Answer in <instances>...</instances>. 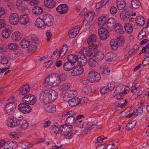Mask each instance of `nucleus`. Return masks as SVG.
Returning a JSON list of instances; mask_svg holds the SVG:
<instances>
[{
    "mask_svg": "<svg viewBox=\"0 0 149 149\" xmlns=\"http://www.w3.org/2000/svg\"><path fill=\"white\" fill-rule=\"evenodd\" d=\"M74 64L68 61L63 65L64 70L67 71H69L72 70L74 68Z\"/></svg>",
    "mask_w": 149,
    "mask_h": 149,
    "instance_id": "obj_27",
    "label": "nucleus"
},
{
    "mask_svg": "<svg viewBox=\"0 0 149 149\" xmlns=\"http://www.w3.org/2000/svg\"><path fill=\"white\" fill-rule=\"evenodd\" d=\"M110 13L112 14H115L117 12V9L116 7L114 6L111 7L110 8Z\"/></svg>",
    "mask_w": 149,
    "mask_h": 149,
    "instance_id": "obj_59",
    "label": "nucleus"
},
{
    "mask_svg": "<svg viewBox=\"0 0 149 149\" xmlns=\"http://www.w3.org/2000/svg\"><path fill=\"white\" fill-rule=\"evenodd\" d=\"M42 19L46 26H52L53 24L54 20L52 16L49 14L44 15L42 16Z\"/></svg>",
    "mask_w": 149,
    "mask_h": 149,
    "instance_id": "obj_9",
    "label": "nucleus"
},
{
    "mask_svg": "<svg viewBox=\"0 0 149 149\" xmlns=\"http://www.w3.org/2000/svg\"><path fill=\"white\" fill-rule=\"evenodd\" d=\"M100 72L101 74L103 75H108L109 74L110 70H108L106 68L103 67H101L100 70Z\"/></svg>",
    "mask_w": 149,
    "mask_h": 149,
    "instance_id": "obj_45",
    "label": "nucleus"
},
{
    "mask_svg": "<svg viewBox=\"0 0 149 149\" xmlns=\"http://www.w3.org/2000/svg\"><path fill=\"white\" fill-rule=\"evenodd\" d=\"M28 52H34V51H35L37 48L36 45L31 44L29 45L28 47Z\"/></svg>",
    "mask_w": 149,
    "mask_h": 149,
    "instance_id": "obj_53",
    "label": "nucleus"
},
{
    "mask_svg": "<svg viewBox=\"0 0 149 149\" xmlns=\"http://www.w3.org/2000/svg\"><path fill=\"white\" fill-rule=\"evenodd\" d=\"M10 32H11L3 30L2 33L3 38H8L10 35Z\"/></svg>",
    "mask_w": 149,
    "mask_h": 149,
    "instance_id": "obj_55",
    "label": "nucleus"
},
{
    "mask_svg": "<svg viewBox=\"0 0 149 149\" xmlns=\"http://www.w3.org/2000/svg\"><path fill=\"white\" fill-rule=\"evenodd\" d=\"M106 18L104 17H100L98 20V24L100 26H104L106 23Z\"/></svg>",
    "mask_w": 149,
    "mask_h": 149,
    "instance_id": "obj_47",
    "label": "nucleus"
},
{
    "mask_svg": "<svg viewBox=\"0 0 149 149\" xmlns=\"http://www.w3.org/2000/svg\"><path fill=\"white\" fill-rule=\"evenodd\" d=\"M44 2L45 6L49 8H52L56 5V2L53 0H45Z\"/></svg>",
    "mask_w": 149,
    "mask_h": 149,
    "instance_id": "obj_26",
    "label": "nucleus"
},
{
    "mask_svg": "<svg viewBox=\"0 0 149 149\" xmlns=\"http://www.w3.org/2000/svg\"><path fill=\"white\" fill-rule=\"evenodd\" d=\"M8 47L10 49L16 50L18 49V46L15 43H11L8 45Z\"/></svg>",
    "mask_w": 149,
    "mask_h": 149,
    "instance_id": "obj_49",
    "label": "nucleus"
},
{
    "mask_svg": "<svg viewBox=\"0 0 149 149\" xmlns=\"http://www.w3.org/2000/svg\"><path fill=\"white\" fill-rule=\"evenodd\" d=\"M68 10V7L65 4H61L56 8L57 12L61 14L66 13Z\"/></svg>",
    "mask_w": 149,
    "mask_h": 149,
    "instance_id": "obj_14",
    "label": "nucleus"
},
{
    "mask_svg": "<svg viewBox=\"0 0 149 149\" xmlns=\"http://www.w3.org/2000/svg\"><path fill=\"white\" fill-rule=\"evenodd\" d=\"M30 89V87L29 85H23L19 89V93L21 95H24L29 92Z\"/></svg>",
    "mask_w": 149,
    "mask_h": 149,
    "instance_id": "obj_20",
    "label": "nucleus"
},
{
    "mask_svg": "<svg viewBox=\"0 0 149 149\" xmlns=\"http://www.w3.org/2000/svg\"><path fill=\"white\" fill-rule=\"evenodd\" d=\"M114 54L111 52L107 53L105 56V60L107 61H111L114 57Z\"/></svg>",
    "mask_w": 149,
    "mask_h": 149,
    "instance_id": "obj_40",
    "label": "nucleus"
},
{
    "mask_svg": "<svg viewBox=\"0 0 149 149\" xmlns=\"http://www.w3.org/2000/svg\"><path fill=\"white\" fill-rule=\"evenodd\" d=\"M30 42L25 39H22L20 43V45L23 48H27L29 46Z\"/></svg>",
    "mask_w": 149,
    "mask_h": 149,
    "instance_id": "obj_43",
    "label": "nucleus"
},
{
    "mask_svg": "<svg viewBox=\"0 0 149 149\" xmlns=\"http://www.w3.org/2000/svg\"><path fill=\"white\" fill-rule=\"evenodd\" d=\"M11 38L13 40L18 41L20 38V33L18 31L15 32L12 35Z\"/></svg>",
    "mask_w": 149,
    "mask_h": 149,
    "instance_id": "obj_42",
    "label": "nucleus"
},
{
    "mask_svg": "<svg viewBox=\"0 0 149 149\" xmlns=\"http://www.w3.org/2000/svg\"><path fill=\"white\" fill-rule=\"evenodd\" d=\"M45 109L46 111L49 113H54L56 111L55 106L51 104L48 105Z\"/></svg>",
    "mask_w": 149,
    "mask_h": 149,
    "instance_id": "obj_37",
    "label": "nucleus"
},
{
    "mask_svg": "<svg viewBox=\"0 0 149 149\" xmlns=\"http://www.w3.org/2000/svg\"><path fill=\"white\" fill-rule=\"evenodd\" d=\"M10 22L13 25H16L18 24L19 19L18 15L16 13H13L10 16Z\"/></svg>",
    "mask_w": 149,
    "mask_h": 149,
    "instance_id": "obj_13",
    "label": "nucleus"
},
{
    "mask_svg": "<svg viewBox=\"0 0 149 149\" xmlns=\"http://www.w3.org/2000/svg\"><path fill=\"white\" fill-rule=\"evenodd\" d=\"M72 125H68L67 123L62 125V128L61 129V134L64 136L65 139H70L72 138Z\"/></svg>",
    "mask_w": 149,
    "mask_h": 149,
    "instance_id": "obj_1",
    "label": "nucleus"
},
{
    "mask_svg": "<svg viewBox=\"0 0 149 149\" xmlns=\"http://www.w3.org/2000/svg\"><path fill=\"white\" fill-rule=\"evenodd\" d=\"M109 91L107 88V87H104L100 90V91L102 95H104L105 93L108 92Z\"/></svg>",
    "mask_w": 149,
    "mask_h": 149,
    "instance_id": "obj_56",
    "label": "nucleus"
},
{
    "mask_svg": "<svg viewBox=\"0 0 149 149\" xmlns=\"http://www.w3.org/2000/svg\"><path fill=\"white\" fill-rule=\"evenodd\" d=\"M17 121L16 118H13L10 119L9 121H8L6 123V124L9 127H15L17 126Z\"/></svg>",
    "mask_w": 149,
    "mask_h": 149,
    "instance_id": "obj_30",
    "label": "nucleus"
},
{
    "mask_svg": "<svg viewBox=\"0 0 149 149\" xmlns=\"http://www.w3.org/2000/svg\"><path fill=\"white\" fill-rule=\"evenodd\" d=\"M110 45L112 49L116 50L118 47V45L117 40L116 39H112L111 40Z\"/></svg>",
    "mask_w": 149,
    "mask_h": 149,
    "instance_id": "obj_36",
    "label": "nucleus"
},
{
    "mask_svg": "<svg viewBox=\"0 0 149 149\" xmlns=\"http://www.w3.org/2000/svg\"><path fill=\"white\" fill-rule=\"evenodd\" d=\"M35 24L36 26L40 29H44L46 26L42 18L41 19L38 18L37 19L35 22Z\"/></svg>",
    "mask_w": 149,
    "mask_h": 149,
    "instance_id": "obj_21",
    "label": "nucleus"
},
{
    "mask_svg": "<svg viewBox=\"0 0 149 149\" xmlns=\"http://www.w3.org/2000/svg\"><path fill=\"white\" fill-rule=\"evenodd\" d=\"M13 141H8L5 142L3 141V146L5 149H12L13 148Z\"/></svg>",
    "mask_w": 149,
    "mask_h": 149,
    "instance_id": "obj_35",
    "label": "nucleus"
},
{
    "mask_svg": "<svg viewBox=\"0 0 149 149\" xmlns=\"http://www.w3.org/2000/svg\"><path fill=\"white\" fill-rule=\"evenodd\" d=\"M70 106L74 107L77 106L81 102V100L78 97L73 98L68 101Z\"/></svg>",
    "mask_w": 149,
    "mask_h": 149,
    "instance_id": "obj_24",
    "label": "nucleus"
},
{
    "mask_svg": "<svg viewBox=\"0 0 149 149\" xmlns=\"http://www.w3.org/2000/svg\"><path fill=\"white\" fill-rule=\"evenodd\" d=\"M43 10L41 7L35 6L32 9V13L36 15H39L43 12Z\"/></svg>",
    "mask_w": 149,
    "mask_h": 149,
    "instance_id": "obj_31",
    "label": "nucleus"
},
{
    "mask_svg": "<svg viewBox=\"0 0 149 149\" xmlns=\"http://www.w3.org/2000/svg\"><path fill=\"white\" fill-rule=\"evenodd\" d=\"M16 105L15 102H9L6 104L4 110L6 113L12 114L13 113L16 108Z\"/></svg>",
    "mask_w": 149,
    "mask_h": 149,
    "instance_id": "obj_6",
    "label": "nucleus"
},
{
    "mask_svg": "<svg viewBox=\"0 0 149 149\" xmlns=\"http://www.w3.org/2000/svg\"><path fill=\"white\" fill-rule=\"evenodd\" d=\"M88 80L91 82H93L96 81H98L100 78V75L99 74L95 71H91L88 76Z\"/></svg>",
    "mask_w": 149,
    "mask_h": 149,
    "instance_id": "obj_5",
    "label": "nucleus"
},
{
    "mask_svg": "<svg viewBox=\"0 0 149 149\" xmlns=\"http://www.w3.org/2000/svg\"><path fill=\"white\" fill-rule=\"evenodd\" d=\"M136 22L138 25L143 26L144 25L145 23V21L143 17L141 16H137L136 17Z\"/></svg>",
    "mask_w": 149,
    "mask_h": 149,
    "instance_id": "obj_29",
    "label": "nucleus"
},
{
    "mask_svg": "<svg viewBox=\"0 0 149 149\" xmlns=\"http://www.w3.org/2000/svg\"><path fill=\"white\" fill-rule=\"evenodd\" d=\"M49 90H42L40 94L39 99L40 102L44 104L50 103Z\"/></svg>",
    "mask_w": 149,
    "mask_h": 149,
    "instance_id": "obj_3",
    "label": "nucleus"
},
{
    "mask_svg": "<svg viewBox=\"0 0 149 149\" xmlns=\"http://www.w3.org/2000/svg\"><path fill=\"white\" fill-rule=\"evenodd\" d=\"M68 61L74 64L77 61V56L74 54H70L67 57Z\"/></svg>",
    "mask_w": 149,
    "mask_h": 149,
    "instance_id": "obj_33",
    "label": "nucleus"
},
{
    "mask_svg": "<svg viewBox=\"0 0 149 149\" xmlns=\"http://www.w3.org/2000/svg\"><path fill=\"white\" fill-rule=\"evenodd\" d=\"M22 101L27 104L33 105L36 102V98L34 95L29 94L24 96L22 98Z\"/></svg>",
    "mask_w": 149,
    "mask_h": 149,
    "instance_id": "obj_8",
    "label": "nucleus"
},
{
    "mask_svg": "<svg viewBox=\"0 0 149 149\" xmlns=\"http://www.w3.org/2000/svg\"><path fill=\"white\" fill-rule=\"evenodd\" d=\"M89 81V80H88V79L81 80L80 81V83L84 85L87 84H88Z\"/></svg>",
    "mask_w": 149,
    "mask_h": 149,
    "instance_id": "obj_63",
    "label": "nucleus"
},
{
    "mask_svg": "<svg viewBox=\"0 0 149 149\" xmlns=\"http://www.w3.org/2000/svg\"><path fill=\"white\" fill-rule=\"evenodd\" d=\"M73 68V70L71 73L72 76L79 75L83 72L84 69L80 65L76 66Z\"/></svg>",
    "mask_w": 149,
    "mask_h": 149,
    "instance_id": "obj_17",
    "label": "nucleus"
},
{
    "mask_svg": "<svg viewBox=\"0 0 149 149\" xmlns=\"http://www.w3.org/2000/svg\"><path fill=\"white\" fill-rule=\"evenodd\" d=\"M66 121L69 123H75L76 121L75 118L73 115H71L67 118Z\"/></svg>",
    "mask_w": 149,
    "mask_h": 149,
    "instance_id": "obj_52",
    "label": "nucleus"
},
{
    "mask_svg": "<svg viewBox=\"0 0 149 149\" xmlns=\"http://www.w3.org/2000/svg\"><path fill=\"white\" fill-rule=\"evenodd\" d=\"M88 62V63L90 66L92 67H94L95 66L96 61L93 59H89Z\"/></svg>",
    "mask_w": 149,
    "mask_h": 149,
    "instance_id": "obj_54",
    "label": "nucleus"
},
{
    "mask_svg": "<svg viewBox=\"0 0 149 149\" xmlns=\"http://www.w3.org/2000/svg\"><path fill=\"white\" fill-rule=\"evenodd\" d=\"M83 52L80 51L77 55V62L80 66H85L87 62V58L85 56L86 54Z\"/></svg>",
    "mask_w": 149,
    "mask_h": 149,
    "instance_id": "obj_7",
    "label": "nucleus"
},
{
    "mask_svg": "<svg viewBox=\"0 0 149 149\" xmlns=\"http://www.w3.org/2000/svg\"><path fill=\"white\" fill-rule=\"evenodd\" d=\"M68 49V46L66 45H63L60 52L58 53L59 55L56 56L57 58L63 57L66 53Z\"/></svg>",
    "mask_w": 149,
    "mask_h": 149,
    "instance_id": "obj_28",
    "label": "nucleus"
},
{
    "mask_svg": "<svg viewBox=\"0 0 149 149\" xmlns=\"http://www.w3.org/2000/svg\"><path fill=\"white\" fill-rule=\"evenodd\" d=\"M79 31V29H78L77 27L72 28L69 31V37L71 38L75 37L78 33Z\"/></svg>",
    "mask_w": 149,
    "mask_h": 149,
    "instance_id": "obj_22",
    "label": "nucleus"
},
{
    "mask_svg": "<svg viewBox=\"0 0 149 149\" xmlns=\"http://www.w3.org/2000/svg\"><path fill=\"white\" fill-rule=\"evenodd\" d=\"M1 63L3 65H6L8 63V60L5 54H2L1 56Z\"/></svg>",
    "mask_w": 149,
    "mask_h": 149,
    "instance_id": "obj_48",
    "label": "nucleus"
},
{
    "mask_svg": "<svg viewBox=\"0 0 149 149\" xmlns=\"http://www.w3.org/2000/svg\"><path fill=\"white\" fill-rule=\"evenodd\" d=\"M98 34L100 39L103 40H106L109 36L108 31L104 27L100 28L99 29Z\"/></svg>",
    "mask_w": 149,
    "mask_h": 149,
    "instance_id": "obj_10",
    "label": "nucleus"
},
{
    "mask_svg": "<svg viewBox=\"0 0 149 149\" xmlns=\"http://www.w3.org/2000/svg\"><path fill=\"white\" fill-rule=\"evenodd\" d=\"M17 126L23 130L26 129L28 126V124L26 120L21 119L17 120Z\"/></svg>",
    "mask_w": 149,
    "mask_h": 149,
    "instance_id": "obj_19",
    "label": "nucleus"
},
{
    "mask_svg": "<svg viewBox=\"0 0 149 149\" xmlns=\"http://www.w3.org/2000/svg\"><path fill=\"white\" fill-rule=\"evenodd\" d=\"M50 103L55 100L57 97L58 94L54 90H49Z\"/></svg>",
    "mask_w": 149,
    "mask_h": 149,
    "instance_id": "obj_25",
    "label": "nucleus"
},
{
    "mask_svg": "<svg viewBox=\"0 0 149 149\" xmlns=\"http://www.w3.org/2000/svg\"><path fill=\"white\" fill-rule=\"evenodd\" d=\"M98 123L97 122H96L95 123L88 122L85 126V130L86 131L87 130L86 133V134H89L91 132V130L93 129L98 128Z\"/></svg>",
    "mask_w": 149,
    "mask_h": 149,
    "instance_id": "obj_12",
    "label": "nucleus"
},
{
    "mask_svg": "<svg viewBox=\"0 0 149 149\" xmlns=\"http://www.w3.org/2000/svg\"><path fill=\"white\" fill-rule=\"evenodd\" d=\"M54 76L56 77V78H55L54 79V81L55 82H54L56 84H55V86H58L61 83L62 80H63V79L64 78L65 76V74H61L58 75L56 73H54Z\"/></svg>",
    "mask_w": 149,
    "mask_h": 149,
    "instance_id": "obj_16",
    "label": "nucleus"
},
{
    "mask_svg": "<svg viewBox=\"0 0 149 149\" xmlns=\"http://www.w3.org/2000/svg\"><path fill=\"white\" fill-rule=\"evenodd\" d=\"M16 4L18 9L20 10H23L25 7V5L23 3L22 0L17 1L16 3Z\"/></svg>",
    "mask_w": 149,
    "mask_h": 149,
    "instance_id": "obj_41",
    "label": "nucleus"
},
{
    "mask_svg": "<svg viewBox=\"0 0 149 149\" xmlns=\"http://www.w3.org/2000/svg\"><path fill=\"white\" fill-rule=\"evenodd\" d=\"M46 35L47 37V41H49L52 36V34L50 31L49 30H47L46 33Z\"/></svg>",
    "mask_w": 149,
    "mask_h": 149,
    "instance_id": "obj_57",
    "label": "nucleus"
},
{
    "mask_svg": "<svg viewBox=\"0 0 149 149\" xmlns=\"http://www.w3.org/2000/svg\"><path fill=\"white\" fill-rule=\"evenodd\" d=\"M56 77L54 76V73L49 74L46 78L44 83L42 84V86L45 87L47 88H50L53 87H54L55 83L54 81V79Z\"/></svg>",
    "mask_w": 149,
    "mask_h": 149,
    "instance_id": "obj_2",
    "label": "nucleus"
},
{
    "mask_svg": "<svg viewBox=\"0 0 149 149\" xmlns=\"http://www.w3.org/2000/svg\"><path fill=\"white\" fill-rule=\"evenodd\" d=\"M51 131L54 134H55L56 135L57 134H59V127L55 125H52L51 127Z\"/></svg>",
    "mask_w": 149,
    "mask_h": 149,
    "instance_id": "obj_50",
    "label": "nucleus"
},
{
    "mask_svg": "<svg viewBox=\"0 0 149 149\" xmlns=\"http://www.w3.org/2000/svg\"><path fill=\"white\" fill-rule=\"evenodd\" d=\"M127 100L125 99V103L122 104H119L117 105L118 107L123 108L127 103Z\"/></svg>",
    "mask_w": 149,
    "mask_h": 149,
    "instance_id": "obj_61",
    "label": "nucleus"
},
{
    "mask_svg": "<svg viewBox=\"0 0 149 149\" xmlns=\"http://www.w3.org/2000/svg\"><path fill=\"white\" fill-rule=\"evenodd\" d=\"M116 20L115 19L113 18H109L107 22V27L109 29L111 28H113L115 26Z\"/></svg>",
    "mask_w": 149,
    "mask_h": 149,
    "instance_id": "obj_32",
    "label": "nucleus"
},
{
    "mask_svg": "<svg viewBox=\"0 0 149 149\" xmlns=\"http://www.w3.org/2000/svg\"><path fill=\"white\" fill-rule=\"evenodd\" d=\"M94 46L88 47V50L86 48H84V49L83 51L84 52V53L86 55L88 56L91 57H96V55L98 51L97 47Z\"/></svg>",
    "mask_w": 149,
    "mask_h": 149,
    "instance_id": "obj_4",
    "label": "nucleus"
},
{
    "mask_svg": "<svg viewBox=\"0 0 149 149\" xmlns=\"http://www.w3.org/2000/svg\"><path fill=\"white\" fill-rule=\"evenodd\" d=\"M131 13L129 10L126 9L122 11L120 14V17L123 20H127L130 18Z\"/></svg>",
    "mask_w": 149,
    "mask_h": 149,
    "instance_id": "obj_18",
    "label": "nucleus"
},
{
    "mask_svg": "<svg viewBox=\"0 0 149 149\" xmlns=\"http://www.w3.org/2000/svg\"><path fill=\"white\" fill-rule=\"evenodd\" d=\"M119 43L121 46H123L125 43V41L124 38L122 36H120L117 38Z\"/></svg>",
    "mask_w": 149,
    "mask_h": 149,
    "instance_id": "obj_58",
    "label": "nucleus"
},
{
    "mask_svg": "<svg viewBox=\"0 0 149 149\" xmlns=\"http://www.w3.org/2000/svg\"><path fill=\"white\" fill-rule=\"evenodd\" d=\"M96 36L95 34H92L88 38L87 40V43L89 45L88 47L94 46L97 47V45H95V42L96 40Z\"/></svg>",
    "mask_w": 149,
    "mask_h": 149,
    "instance_id": "obj_15",
    "label": "nucleus"
},
{
    "mask_svg": "<svg viewBox=\"0 0 149 149\" xmlns=\"http://www.w3.org/2000/svg\"><path fill=\"white\" fill-rule=\"evenodd\" d=\"M96 57L98 61H101L103 59L104 57V54L102 52L98 51L96 55Z\"/></svg>",
    "mask_w": 149,
    "mask_h": 149,
    "instance_id": "obj_51",
    "label": "nucleus"
},
{
    "mask_svg": "<svg viewBox=\"0 0 149 149\" xmlns=\"http://www.w3.org/2000/svg\"><path fill=\"white\" fill-rule=\"evenodd\" d=\"M117 4L118 8L120 10L123 9L126 5L124 0H118Z\"/></svg>",
    "mask_w": 149,
    "mask_h": 149,
    "instance_id": "obj_34",
    "label": "nucleus"
},
{
    "mask_svg": "<svg viewBox=\"0 0 149 149\" xmlns=\"http://www.w3.org/2000/svg\"><path fill=\"white\" fill-rule=\"evenodd\" d=\"M122 25L120 24L117 23L115 24V26L114 27H115V29L116 30H120V29H121L122 28Z\"/></svg>",
    "mask_w": 149,
    "mask_h": 149,
    "instance_id": "obj_62",
    "label": "nucleus"
},
{
    "mask_svg": "<svg viewBox=\"0 0 149 149\" xmlns=\"http://www.w3.org/2000/svg\"><path fill=\"white\" fill-rule=\"evenodd\" d=\"M70 86V84L69 83L63 84L61 85L59 87V90L63 91L68 90Z\"/></svg>",
    "mask_w": 149,
    "mask_h": 149,
    "instance_id": "obj_39",
    "label": "nucleus"
},
{
    "mask_svg": "<svg viewBox=\"0 0 149 149\" xmlns=\"http://www.w3.org/2000/svg\"><path fill=\"white\" fill-rule=\"evenodd\" d=\"M30 147V145L28 143H25L23 144L22 147L23 148L27 149Z\"/></svg>",
    "mask_w": 149,
    "mask_h": 149,
    "instance_id": "obj_64",
    "label": "nucleus"
},
{
    "mask_svg": "<svg viewBox=\"0 0 149 149\" xmlns=\"http://www.w3.org/2000/svg\"><path fill=\"white\" fill-rule=\"evenodd\" d=\"M18 109L20 111L24 113H29L31 110V107L24 103L19 104L18 106Z\"/></svg>",
    "mask_w": 149,
    "mask_h": 149,
    "instance_id": "obj_11",
    "label": "nucleus"
},
{
    "mask_svg": "<svg viewBox=\"0 0 149 149\" xmlns=\"http://www.w3.org/2000/svg\"><path fill=\"white\" fill-rule=\"evenodd\" d=\"M53 62L52 61H49L48 62H46L45 63V67L46 68H49L53 63Z\"/></svg>",
    "mask_w": 149,
    "mask_h": 149,
    "instance_id": "obj_60",
    "label": "nucleus"
},
{
    "mask_svg": "<svg viewBox=\"0 0 149 149\" xmlns=\"http://www.w3.org/2000/svg\"><path fill=\"white\" fill-rule=\"evenodd\" d=\"M131 5L134 8L136 9L140 7L141 4L138 0H132Z\"/></svg>",
    "mask_w": 149,
    "mask_h": 149,
    "instance_id": "obj_38",
    "label": "nucleus"
},
{
    "mask_svg": "<svg viewBox=\"0 0 149 149\" xmlns=\"http://www.w3.org/2000/svg\"><path fill=\"white\" fill-rule=\"evenodd\" d=\"M137 121L135 120L131 123H129L126 126V129L127 130H131L136 125Z\"/></svg>",
    "mask_w": 149,
    "mask_h": 149,
    "instance_id": "obj_46",
    "label": "nucleus"
},
{
    "mask_svg": "<svg viewBox=\"0 0 149 149\" xmlns=\"http://www.w3.org/2000/svg\"><path fill=\"white\" fill-rule=\"evenodd\" d=\"M126 32L129 33H130L132 32L133 28L131 25L129 23H126L124 26Z\"/></svg>",
    "mask_w": 149,
    "mask_h": 149,
    "instance_id": "obj_44",
    "label": "nucleus"
},
{
    "mask_svg": "<svg viewBox=\"0 0 149 149\" xmlns=\"http://www.w3.org/2000/svg\"><path fill=\"white\" fill-rule=\"evenodd\" d=\"M19 21L20 23L22 25H25L29 21V19L28 15L24 14L21 15Z\"/></svg>",
    "mask_w": 149,
    "mask_h": 149,
    "instance_id": "obj_23",
    "label": "nucleus"
}]
</instances>
